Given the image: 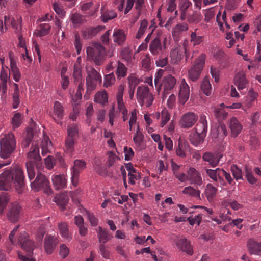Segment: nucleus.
<instances>
[{
    "label": "nucleus",
    "instance_id": "obj_41",
    "mask_svg": "<svg viewBox=\"0 0 261 261\" xmlns=\"http://www.w3.org/2000/svg\"><path fill=\"white\" fill-rule=\"evenodd\" d=\"M58 229L62 237L67 239H70L71 236L69 232L68 225L65 222H61L58 224Z\"/></svg>",
    "mask_w": 261,
    "mask_h": 261
},
{
    "label": "nucleus",
    "instance_id": "obj_56",
    "mask_svg": "<svg viewBox=\"0 0 261 261\" xmlns=\"http://www.w3.org/2000/svg\"><path fill=\"white\" fill-rule=\"evenodd\" d=\"M147 26L148 22L147 20L143 19L141 21L140 28L136 36L137 39H140L142 37L146 31Z\"/></svg>",
    "mask_w": 261,
    "mask_h": 261
},
{
    "label": "nucleus",
    "instance_id": "obj_57",
    "mask_svg": "<svg viewBox=\"0 0 261 261\" xmlns=\"http://www.w3.org/2000/svg\"><path fill=\"white\" fill-rule=\"evenodd\" d=\"M231 171L233 177L237 180L243 179L242 172L236 165H232L231 166Z\"/></svg>",
    "mask_w": 261,
    "mask_h": 261
},
{
    "label": "nucleus",
    "instance_id": "obj_17",
    "mask_svg": "<svg viewBox=\"0 0 261 261\" xmlns=\"http://www.w3.org/2000/svg\"><path fill=\"white\" fill-rule=\"evenodd\" d=\"M189 86L186 83L185 79H183L181 82L180 89L179 92V98L180 100V102L182 105L185 104L189 99Z\"/></svg>",
    "mask_w": 261,
    "mask_h": 261
},
{
    "label": "nucleus",
    "instance_id": "obj_27",
    "mask_svg": "<svg viewBox=\"0 0 261 261\" xmlns=\"http://www.w3.org/2000/svg\"><path fill=\"white\" fill-rule=\"evenodd\" d=\"M125 167L128 171L129 182L134 185L135 184V179L138 180L140 178V173L133 167V165L130 163L126 164Z\"/></svg>",
    "mask_w": 261,
    "mask_h": 261
},
{
    "label": "nucleus",
    "instance_id": "obj_37",
    "mask_svg": "<svg viewBox=\"0 0 261 261\" xmlns=\"http://www.w3.org/2000/svg\"><path fill=\"white\" fill-rule=\"evenodd\" d=\"M224 104L222 103L219 107L215 108L214 115L219 121L225 119L228 113L224 109Z\"/></svg>",
    "mask_w": 261,
    "mask_h": 261
},
{
    "label": "nucleus",
    "instance_id": "obj_20",
    "mask_svg": "<svg viewBox=\"0 0 261 261\" xmlns=\"http://www.w3.org/2000/svg\"><path fill=\"white\" fill-rule=\"evenodd\" d=\"M234 83L239 90H242L248 86L249 83L244 72H239L236 74Z\"/></svg>",
    "mask_w": 261,
    "mask_h": 261
},
{
    "label": "nucleus",
    "instance_id": "obj_53",
    "mask_svg": "<svg viewBox=\"0 0 261 261\" xmlns=\"http://www.w3.org/2000/svg\"><path fill=\"white\" fill-rule=\"evenodd\" d=\"M142 67L146 70H149L151 69V59L149 54H145L141 60Z\"/></svg>",
    "mask_w": 261,
    "mask_h": 261
},
{
    "label": "nucleus",
    "instance_id": "obj_10",
    "mask_svg": "<svg viewBox=\"0 0 261 261\" xmlns=\"http://www.w3.org/2000/svg\"><path fill=\"white\" fill-rule=\"evenodd\" d=\"M86 166V163L83 160H75L74 161V166L71 169V182L73 186H77L80 174L84 170Z\"/></svg>",
    "mask_w": 261,
    "mask_h": 261
},
{
    "label": "nucleus",
    "instance_id": "obj_13",
    "mask_svg": "<svg viewBox=\"0 0 261 261\" xmlns=\"http://www.w3.org/2000/svg\"><path fill=\"white\" fill-rule=\"evenodd\" d=\"M198 116L193 112H188L184 114L179 121V124L182 128H189L192 127L196 122Z\"/></svg>",
    "mask_w": 261,
    "mask_h": 261
},
{
    "label": "nucleus",
    "instance_id": "obj_26",
    "mask_svg": "<svg viewBox=\"0 0 261 261\" xmlns=\"http://www.w3.org/2000/svg\"><path fill=\"white\" fill-rule=\"evenodd\" d=\"M113 41L119 45H122L126 40V34L125 31L120 29H115L113 34Z\"/></svg>",
    "mask_w": 261,
    "mask_h": 261
},
{
    "label": "nucleus",
    "instance_id": "obj_1",
    "mask_svg": "<svg viewBox=\"0 0 261 261\" xmlns=\"http://www.w3.org/2000/svg\"><path fill=\"white\" fill-rule=\"evenodd\" d=\"M11 185L19 194L24 189V175L19 166L6 170L0 175V190H8Z\"/></svg>",
    "mask_w": 261,
    "mask_h": 261
},
{
    "label": "nucleus",
    "instance_id": "obj_2",
    "mask_svg": "<svg viewBox=\"0 0 261 261\" xmlns=\"http://www.w3.org/2000/svg\"><path fill=\"white\" fill-rule=\"evenodd\" d=\"M16 140L12 133L5 134L0 140V156L8 159L16 149Z\"/></svg>",
    "mask_w": 261,
    "mask_h": 261
},
{
    "label": "nucleus",
    "instance_id": "obj_12",
    "mask_svg": "<svg viewBox=\"0 0 261 261\" xmlns=\"http://www.w3.org/2000/svg\"><path fill=\"white\" fill-rule=\"evenodd\" d=\"M177 248L187 254L191 255L193 253V247L190 241L183 236L178 237L174 240Z\"/></svg>",
    "mask_w": 261,
    "mask_h": 261
},
{
    "label": "nucleus",
    "instance_id": "obj_25",
    "mask_svg": "<svg viewBox=\"0 0 261 261\" xmlns=\"http://www.w3.org/2000/svg\"><path fill=\"white\" fill-rule=\"evenodd\" d=\"M176 84V80L175 79L172 75H169L166 77H164L162 83L161 84V86H163L164 87V93H167L168 90H170L173 88L175 85ZM164 95H163V98H164Z\"/></svg>",
    "mask_w": 261,
    "mask_h": 261
},
{
    "label": "nucleus",
    "instance_id": "obj_23",
    "mask_svg": "<svg viewBox=\"0 0 261 261\" xmlns=\"http://www.w3.org/2000/svg\"><path fill=\"white\" fill-rule=\"evenodd\" d=\"M222 156L218 154H213L210 152L204 153L203 155V160L209 163L212 167H216L219 164Z\"/></svg>",
    "mask_w": 261,
    "mask_h": 261
},
{
    "label": "nucleus",
    "instance_id": "obj_32",
    "mask_svg": "<svg viewBox=\"0 0 261 261\" xmlns=\"http://www.w3.org/2000/svg\"><path fill=\"white\" fill-rule=\"evenodd\" d=\"M52 181L54 188L57 190L63 189L66 186V180L64 175H57L53 176Z\"/></svg>",
    "mask_w": 261,
    "mask_h": 261
},
{
    "label": "nucleus",
    "instance_id": "obj_49",
    "mask_svg": "<svg viewBox=\"0 0 261 261\" xmlns=\"http://www.w3.org/2000/svg\"><path fill=\"white\" fill-rule=\"evenodd\" d=\"M54 113L59 120L62 119L64 116L63 107L61 103L58 101H55L54 103Z\"/></svg>",
    "mask_w": 261,
    "mask_h": 261
},
{
    "label": "nucleus",
    "instance_id": "obj_64",
    "mask_svg": "<svg viewBox=\"0 0 261 261\" xmlns=\"http://www.w3.org/2000/svg\"><path fill=\"white\" fill-rule=\"evenodd\" d=\"M201 15L196 13L189 16L187 18V21L189 23L194 24L199 23L201 21Z\"/></svg>",
    "mask_w": 261,
    "mask_h": 261
},
{
    "label": "nucleus",
    "instance_id": "obj_45",
    "mask_svg": "<svg viewBox=\"0 0 261 261\" xmlns=\"http://www.w3.org/2000/svg\"><path fill=\"white\" fill-rule=\"evenodd\" d=\"M51 28V26L48 23H42L39 25L35 33L36 35L39 36H44L48 34Z\"/></svg>",
    "mask_w": 261,
    "mask_h": 261
},
{
    "label": "nucleus",
    "instance_id": "obj_8",
    "mask_svg": "<svg viewBox=\"0 0 261 261\" xmlns=\"http://www.w3.org/2000/svg\"><path fill=\"white\" fill-rule=\"evenodd\" d=\"M32 189L35 191H38L41 189L44 192L49 194L51 192L49 181L47 178L41 173H38L35 180L31 183Z\"/></svg>",
    "mask_w": 261,
    "mask_h": 261
},
{
    "label": "nucleus",
    "instance_id": "obj_15",
    "mask_svg": "<svg viewBox=\"0 0 261 261\" xmlns=\"http://www.w3.org/2000/svg\"><path fill=\"white\" fill-rule=\"evenodd\" d=\"M21 211V207L17 202H14L10 204L8 213V217L12 222L18 220Z\"/></svg>",
    "mask_w": 261,
    "mask_h": 261
},
{
    "label": "nucleus",
    "instance_id": "obj_34",
    "mask_svg": "<svg viewBox=\"0 0 261 261\" xmlns=\"http://www.w3.org/2000/svg\"><path fill=\"white\" fill-rule=\"evenodd\" d=\"M68 201L69 198L67 193H60L55 197V202L61 207L62 211L65 208Z\"/></svg>",
    "mask_w": 261,
    "mask_h": 261
},
{
    "label": "nucleus",
    "instance_id": "obj_50",
    "mask_svg": "<svg viewBox=\"0 0 261 261\" xmlns=\"http://www.w3.org/2000/svg\"><path fill=\"white\" fill-rule=\"evenodd\" d=\"M117 16V13L114 10H107L103 11L101 16L102 21L106 23Z\"/></svg>",
    "mask_w": 261,
    "mask_h": 261
},
{
    "label": "nucleus",
    "instance_id": "obj_38",
    "mask_svg": "<svg viewBox=\"0 0 261 261\" xmlns=\"http://www.w3.org/2000/svg\"><path fill=\"white\" fill-rule=\"evenodd\" d=\"M188 147V143L184 139L179 138L178 147L176 150L177 155L180 157H185L186 156L185 150Z\"/></svg>",
    "mask_w": 261,
    "mask_h": 261
},
{
    "label": "nucleus",
    "instance_id": "obj_4",
    "mask_svg": "<svg viewBox=\"0 0 261 261\" xmlns=\"http://www.w3.org/2000/svg\"><path fill=\"white\" fill-rule=\"evenodd\" d=\"M87 57L93 61L97 66H101L106 54L105 48L100 43H94L92 46H88L86 49Z\"/></svg>",
    "mask_w": 261,
    "mask_h": 261
},
{
    "label": "nucleus",
    "instance_id": "obj_9",
    "mask_svg": "<svg viewBox=\"0 0 261 261\" xmlns=\"http://www.w3.org/2000/svg\"><path fill=\"white\" fill-rule=\"evenodd\" d=\"M137 97L138 101L141 106L145 104L147 107H149L153 100V96L149 92L148 87L144 85L138 87Z\"/></svg>",
    "mask_w": 261,
    "mask_h": 261
},
{
    "label": "nucleus",
    "instance_id": "obj_61",
    "mask_svg": "<svg viewBox=\"0 0 261 261\" xmlns=\"http://www.w3.org/2000/svg\"><path fill=\"white\" fill-rule=\"evenodd\" d=\"M162 121L160 125L162 127H164L170 119V115L166 110H164L161 113Z\"/></svg>",
    "mask_w": 261,
    "mask_h": 261
},
{
    "label": "nucleus",
    "instance_id": "obj_39",
    "mask_svg": "<svg viewBox=\"0 0 261 261\" xmlns=\"http://www.w3.org/2000/svg\"><path fill=\"white\" fill-rule=\"evenodd\" d=\"M184 194L188 195L192 197L200 199V191L197 189H195L192 186H188L185 187L182 190Z\"/></svg>",
    "mask_w": 261,
    "mask_h": 261
},
{
    "label": "nucleus",
    "instance_id": "obj_36",
    "mask_svg": "<svg viewBox=\"0 0 261 261\" xmlns=\"http://www.w3.org/2000/svg\"><path fill=\"white\" fill-rule=\"evenodd\" d=\"M9 57L10 60L11 71L13 74L14 80L16 82H18L21 77L20 72L17 67L16 61L11 56L10 54H9Z\"/></svg>",
    "mask_w": 261,
    "mask_h": 261
},
{
    "label": "nucleus",
    "instance_id": "obj_3",
    "mask_svg": "<svg viewBox=\"0 0 261 261\" xmlns=\"http://www.w3.org/2000/svg\"><path fill=\"white\" fill-rule=\"evenodd\" d=\"M18 243L20 245L21 247L27 252L29 256V257H27L21 254L20 252H18L19 259L21 261H36L34 258L31 257L35 248V243L30 239L25 231L20 233L18 238Z\"/></svg>",
    "mask_w": 261,
    "mask_h": 261
},
{
    "label": "nucleus",
    "instance_id": "obj_60",
    "mask_svg": "<svg viewBox=\"0 0 261 261\" xmlns=\"http://www.w3.org/2000/svg\"><path fill=\"white\" fill-rule=\"evenodd\" d=\"M115 82V77L113 73H111L105 76L104 86L105 87H108L111 86Z\"/></svg>",
    "mask_w": 261,
    "mask_h": 261
},
{
    "label": "nucleus",
    "instance_id": "obj_58",
    "mask_svg": "<svg viewBox=\"0 0 261 261\" xmlns=\"http://www.w3.org/2000/svg\"><path fill=\"white\" fill-rule=\"evenodd\" d=\"M144 139V136L140 130L139 126H137L136 133L133 138L134 143L138 145H140Z\"/></svg>",
    "mask_w": 261,
    "mask_h": 261
},
{
    "label": "nucleus",
    "instance_id": "obj_63",
    "mask_svg": "<svg viewBox=\"0 0 261 261\" xmlns=\"http://www.w3.org/2000/svg\"><path fill=\"white\" fill-rule=\"evenodd\" d=\"M33 137V134L32 131L31 130L28 131L27 136L22 142V146L23 148H26L29 147Z\"/></svg>",
    "mask_w": 261,
    "mask_h": 261
},
{
    "label": "nucleus",
    "instance_id": "obj_46",
    "mask_svg": "<svg viewBox=\"0 0 261 261\" xmlns=\"http://www.w3.org/2000/svg\"><path fill=\"white\" fill-rule=\"evenodd\" d=\"M201 89L206 95H211L212 88L207 77H205L203 79L201 85Z\"/></svg>",
    "mask_w": 261,
    "mask_h": 261
},
{
    "label": "nucleus",
    "instance_id": "obj_29",
    "mask_svg": "<svg viewBox=\"0 0 261 261\" xmlns=\"http://www.w3.org/2000/svg\"><path fill=\"white\" fill-rule=\"evenodd\" d=\"M247 246L251 254L261 255V242L250 239L248 241Z\"/></svg>",
    "mask_w": 261,
    "mask_h": 261
},
{
    "label": "nucleus",
    "instance_id": "obj_22",
    "mask_svg": "<svg viewBox=\"0 0 261 261\" xmlns=\"http://www.w3.org/2000/svg\"><path fill=\"white\" fill-rule=\"evenodd\" d=\"M207 130V122L206 119V116L202 114L200 116L199 122L194 127L195 133L201 135L206 136Z\"/></svg>",
    "mask_w": 261,
    "mask_h": 261
},
{
    "label": "nucleus",
    "instance_id": "obj_7",
    "mask_svg": "<svg viewBox=\"0 0 261 261\" xmlns=\"http://www.w3.org/2000/svg\"><path fill=\"white\" fill-rule=\"evenodd\" d=\"M205 55L201 54L196 59L194 65L188 71V77L192 81H197L200 77L205 64Z\"/></svg>",
    "mask_w": 261,
    "mask_h": 261
},
{
    "label": "nucleus",
    "instance_id": "obj_30",
    "mask_svg": "<svg viewBox=\"0 0 261 261\" xmlns=\"http://www.w3.org/2000/svg\"><path fill=\"white\" fill-rule=\"evenodd\" d=\"M188 26L187 23H182L177 24L172 30V36L175 41H178L180 39V35L182 32L187 31L188 30Z\"/></svg>",
    "mask_w": 261,
    "mask_h": 261
},
{
    "label": "nucleus",
    "instance_id": "obj_5",
    "mask_svg": "<svg viewBox=\"0 0 261 261\" xmlns=\"http://www.w3.org/2000/svg\"><path fill=\"white\" fill-rule=\"evenodd\" d=\"M28 158L30 159L26 163V168L28 172V177L30 180L34 179L35 176V165L36 162L41 159L39 155V147L38 145L32 143L31 150L28 153Z\"/></svg>",
    "mask_w": 261,
    "mask_h": 261
},
{
    "label": "nucleus",
    "instance_id": "obj_19",
    "mask_svg": "<svg viewBox=\"0 0 261 261\" xmlns=\"http://www.w3.org/2000/svg\"><path fill=\"white\" fill-rule=\"evenodd\" d=\"M124 90V85H119L116 95V99L118 104V108L119 109V112L122 114H125V113H126V112L127 111V109L126 108L123 100Z\"/></svg>",
    "mask_w": 261,
    "mask_h": 261
},
{
    "label": "nucleus",
    "instance_id": "obj_48",
    "mask_svg": "<svg viewBox=\"0 0 261 261\" xmlns=\"http://www.w3.org/2000/svg\"><path fill=\"white\" fill-rule=\"evenodd\" d=\"M197 28L194 29V31L192 32L190 35V41L194 46L199 45L203 40L202 36L198 35L197 34Z\"/></svg>",
    "mask_w": 261,
    "mask_h": 261
},
{
    "label": "nucleus",
    "instance_id": "obj_6",
    "mask_svg": "<svg viewBox=\"0 0 261 261\" xmlns=\"http://www.w3.org/2000/svg\"><path fill=\"white\" fill-rule=\"evenodd\" d=\"M86 70L87 73L86 77L87 91H91L95 89L97 84L101 83V76L100 73L91 66H86Z\"/></svg>",
    "mask_w": 261,
    "mask_h": 261
},
{
    "label": "nucleus",
    "instance_id": "obj_28",
    "mask_svg": "<svg viewBox=\"0 0 261 261\" xmlns=\"http://www.w3.org/2000/svg\"><path fill=\"white\" fill-rule=\"evenodd\" d=\"M213 137L218 138L220 140H222L227 135V131L225 125L220 123L216 129L212 130Z\"/></svg>",
    "mask_w": 261,
    "mask_h": 261
},
{
    "label": "nucleus",
    "instance_id": "obj_47",
    "mask_svg": "<svg viewBox=\"0 0 261 261\" xmlns=\"http://www.w3.org/2000/svg\"><path fill=\"white\" fill-rule=\"evenodd\" d=\"M185 51L179 45H177L174 49H172L170 52L171 58H175L176 60H179L183 56Z\"/></svg>",
    "mask_w": 261,
    "mask_h": 261
},
{
    "label": "nucleus",
    "instance_id": "obj_62",
    "mask_svg": "<svg viewBox=\"0 0 261 261\" xmlns=\"http://www.w3.org/2000/svg\"><path fill=\"white\" fill-rule=\"evenodd\" d=\"M12 123L13 129H15L20 125L21 123V115L19 113H17L14 115Z\"/></svg>",
    "mask_w": 261,
    "mask_h": 261
},
{
    "label": "nucleus",
    "instance_id": "obj_44",
    "mask_svg": "<svg viewBox=\"0 0 261 261\" xmlns=\"http://www.w3.org/2000/svg\"><path fill=\"white\" fill-rule=\"evenodd\" d=\"M52 148L51 141L48 136H44L42 142V154L46 155Z\"/></svg>",
    "mask_w": 261,
    "mask_h": 261
},
{
    "label": "nucleus",
    "instance_id": "obj_54",
    "mask_svg": "<svg viewBox=\"0 0 261 261\" xmlns=\"http://www.w3.org/2000/svg\"><path fill=\"white\" fill-rule=\"evenodd\" d=\"M76 142V139L67 137L65 139V147L66 150L71 153L74 150V144Z\"/></svg>",
    "mask_w": 261,
    "mask_h": 261
},
{
    "label": "nucleus",
    "instance_id": "obj_18",
    "mask_svg": "<svg viewBox=\"0 0 261 261\" xmlns=\"http://www.w3.org/2000/svg\"><path fill=\"white\" fill-rule=\"evenodd\" d=\"M229 127L231 130V135L236 138L241 132L243 126L236 117H232L229 120Z\"/></svg>",
    "mask_w": 261,
    "mask_h": 261
},
{
    "label": "nucleus",
    "instance_id": "obj_35",
    "mask_svg": "<svg viewBox=\"0 0 261 261\" xmlns=\"http://www.w3.org/2000/svg\"><path fill=\"white\" fill-rule=\"evenodd\" d=\"M116 74L118 79H121L126 76L127 73V67L122 63L119 61H116Z\"/></svg>",
    "mask_w": 261,
    "mask_h": 261
},
{
    "label": "nucleus",
    "instance_id": "obj_52",
    "mask_svg": "<svg viewBox=\"0 0 261 261\" xmlns=\"http://www.w3.org/2000/svg\"><path fill=\"white\" fill-rule=\"evenodd\" d=\"M10 200L9 195L7 193H2L0 195V213L3 212Z\"/></svg>",
    "mask_w": 261,
    "mask_h": 261
},
{
    "label": "nucleus",
    "instance_id": "obj_40",
    "mask_svg": "<svg viewBox=\"0 0 261 261\" xmlns=\"http://www.w3.org/2000/svg\"><path fill=\"white\" fill-rule=\"evenodd\" d=\"M108 95L105 91L97 92L94 96V101L102 106L108 102Z\"/></svg>",
    "mask_w": 261,
    "mask_h": 261
},
{
    "label": "nucleus",
    "instance_id": "obj_24",
    "mask_svg": "<svg viewBox=\"0 0 261 261\" xmlns=\"http://www.w3.org/2000/svg\"><path fill=\"white\" fill-rule=\"evenodd\" d=\"M96 231L100 244L104 245L112 238V234L106 228L99 226Z\"/></svg>",
    "mask_w": 261,
    "mask_h": 261
},
{
    "label": "nucleus",
    "instance_id": "obj_33",
    "mask_svg": "<svg viewBox=\"0 0 261 261\" xmlns=\"http://www.w3.org/2000/svg\"><path fill=\"white\" fill-rule=\"evenodd\" d=\"M103 28L104 27L101 26L88 28L83 32V37L86 39H91L96 36Z\"/></svg>",
    "mask_w": 261,
    "mask_h": 261
},
{
    "label": "nucleus",
    "instance_id": "obj_43",
    "mask_svg": "<svg viewBox=\"0 0 261 261\" xmlns=\"http://www.w3.org/2000/svg\"><path fill=\"white\" fill-rule=\"evenodd\" d=\"M217 189L211 184H208L205 190V193L208 201H211L216 196Z\"/></svg>",
    "mask_w": 261,
    "mask_h": 261
},
{
    "label": "nucleus",
    "instance_id": "obj_11",
    "mask_svg": "<svg viewBox=\"0 0 261 261\" xmlns=\"http://www.w3.org/2000/svg\"><path fill=\"white\" fill-rule=\"evenodd\" d=\"M166 38L162 44L159 37H156L150 42L149 50L153 56H160L163 54L166 48Z\"/></svg>",
    "mask_w": 261,
    "mask_h": 261
},
{
    "label": "nucleus",
    "instance_id": "obj_42",
    "mask_svg": "<svg viewBox=\"0 0 261 261\" xmlns=\"http://www.w3.org/2000/svg\"><path fill=\"white\" fill-rule=\"evenodd\" d=\"M206 136L204 135L199 134L196 133H194L192 135H190V140L191 143L195 146H198L203 143Z\"/></svg>",
    "mask_w": 261,
    "mask_h": 261
},
{
    "label": "nucleus",
    "instance_id": "obj_55",
    "mask_svg": "<svg viewBox=\"0 0 261 261\" xmlns=\"http://www.w3.org/2000/svg\"><path fill=\"white\" fill-rule=\"evenodd\" d=\"M10 23L12 27L15 29V32L17 33H19L21 31L22 18L21 17L17 18V20L12 18Z\"/></svg>",
    "mask_w": 261,
    "mask_h": 261
},
{
    "label": "nucleus",
    "instance_id": "obj_59",
    "mask_svg": "<svg viewBox=\"0 0 261 261\" xmlns=\"http://www.w3.org/2000/svg\"><path fill=\"white\" fill-rule=\"evenodd\" d=\"M68 137L75 138L78 136L79 129L77 126L74 124L72 126L68 127L67 128Z\"/></svg>",
    "mask_w": 261,
    "mask_h": 261
},
{
    "label": "nucleus",
    "instance_id": "obj_16",
    "mask_svg": "<svg viewBox=\"0 0 261 261\" xmlns=\"http://www.w3.org/2000/svg\"><path fill=\"white\" fill-rule=\"evenodd\" d=\"M188 177V181L191 184L200 186L202 184V177L200 172L196 170L195 168L190 167L187 171Z\"/></svg>",
    "mask_w": 261,
    "mask_h": 261
},
{
    "label": "nucleus",
    "instance_id": "obj_14",
    "mask_svg": "<svg viewBox=\"0 0 261 261\" xmlns=\"http://www.w3.org/2000/svg\"><path fill=\"white\" fill-rule=\"evenodd\" d=\"M205 171L206 175L208 176L213 181L216 182V185L218 186H226V182L224 179L221 178V174L222 169L218 168L215 170L205 168Z\"/></svg>",
    "mask_w": 261,
    "mask_h": 261
},
{
    "label": "nucleus",
    "instance_id": "obj_21",
    "mask_svg": "<svg viewBox=\"0 0 261 261\" xmlns=\"http://www.w3.org/2000/svg\"><path fill=\"white\" fill-rule=\"evenodd\" d=\"M57 243L58 240L56 237L51 236H46L44 243L45 252L48 254L52 253L55 250Z\"/></svg>",
    "mask_w": 261,
    "mask_h": 261
},
{
    "label": "nucleus",
    "instance_id": "obj_51",
    "mask_svg": "<svg viewBox=\"0 0 261 261\" xmlns=\"http://www.w3.org/2000/svg\"><path fill=\"white\" fill-rule=\"evenodd\" d=\"M19 228V225L16 226L11 231V233L9 234V242L7 243V249L8 251H10L12 249V246L14 245L15 244V240H14V237L15 235Z\"/></svg>",
    "mask_w": 261,
    "mask_h": 261
},
{
    "label": "nucleus",
    "instance_id": "obj_31",
    "mask_svg": "<svg viewBox=\"0 0 261 261\" xmlns=\"http://www.w3.org/2000/svg\"><path fill=\"white\" fill-rule=\"evenodd\" d=\"M8 71L10 72L7 67L2 68L0 73V79L2 81V91L3 95L6 93L7 89V81L9 78L8 75Z\"/></svg>",
    "mask_w": 261,
    "mask_h": 261
}]
</instances>
